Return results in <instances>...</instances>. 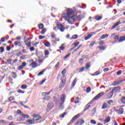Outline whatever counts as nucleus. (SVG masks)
<instances>
[{"label": "nucleus", "instance_id": "f257e3e1", "mask_svg": "<svg viewBox=\"0 0 125 125\" xmlns=\"http://www.w3.org/2000/svg\"><path fill=\"white\" fill-rule=\"evenodd\" d=\"M73 14H74V11L72 9H68L67 10V14L66 16L64 17L69 24H73L75 22V19L73 17Z\"/></svg>", "mask_w": 125, "mask_h": 125}, {"label": "nucleus", "instance_id": "f03ea898", "mask_svg": "<svg viewBox=\"0 0 125 125\" xmlns=\"http://www.w3.org/2000/svg\"><path fill=\"white\" fill-rule=\"evenodd\" d=\"M59 29L60 30L61 32H64L65 28H64V26L62 24H57V26L53 27V30L55 31H58Z\"/></svg>", "mask_w": 125, "mask_h": 125}, {"label": "nucleus", "instance_id": "7ed1b4c3", "mask_svg": "<svg viewBox=\"0 0 125 125\" xmlns=\"http://www.w3.org/2000/svg\"><path fill=\"white\" fill-rule=\"evenodd\" d=\"M66 100V95L62 94L61 96L60 100L59 102V104H63Z\"/></svg>", "mask_w": 125, "mask_h": 125}, {"label": "nucleus", "instance_id": "20e7f679", "mask_svg": "<svg viewBox=\"0 0 125 125\" xmlns=\"http://www.w3.org/2000/svg\"><path fill=\"white\" fill-rule=\"evenodd\" d=\"M62 83H60V87L61 88L64 86V84H65V83L66 82V77L65 76H63L61 79Z\"/></svg>", "mask_w": 125, "mask_h": 125}, {"label": "nucleus", "instance_id": "39448f33", "mask_svg": "<svg viewBox=\"0 0 125 125\" xmlns=\"http://www.w3.org/2000/svg\"><path fill=\"white\" fill-rule=\"evenodd\" d=\"M104 94H105V93H104V92H102L99 93L93 99V100H97V99H99V98H100V97H102V96H103Z\"/></svg>", "mask_w": 125, "mask_h": 125}, {"label": "nucleus", "instance_id": "423d86ee", "mask_svg": "<svg viewBox=\"0 0 125 125\" xmlns=\"http://www.w3.org/2000/svg\"><path fill=\"white\" fill-rule=\"evenodd\" d=\"M32 117H33V121H39V120H41V116L40 115H37L36 114H33Z\"/></svg>", "mask_w": 125, "mask_h": 125}, {"label": "nucleus", "instance_id": "0eeeda50", "mask_svg": "<svg viewBox=\"0 0 125 125\" xmlns=\"http://www.w3.org/2000/svg\"><path fill=\"white\" fill-rule=\"evenodd\" d=\"M121 90V87L117 86L113 88L112 90V92H118V91H120Z\"/></svg>", "mask_w": 125, "mask_h": 125}, {"label": "nucleus", "instance_id": "6e6552de", "mask_svg": "<svg viewBox=\"0 0 125 125\" xmlns=\"http://www.w3.org/2000/svg\"><path fill=\"white\" fill-rule=\"evenodd\" d=\"M123 23L121 22V21H119L118 22H116V23L114 24V25L112 27L111 29H114L115 28H117L119 25L122 24Z\"/></svg>", "mask_w": 125, "mask_h": 125}, {"label": "nucleus", "instance_id": "1a4fd4ad", "mask_svg": "<svg viewBox=\"0 0 125 125\" xmlns=\"http://www.w3.org/2000/svg\"><path fill=\"white\" fill-rule=\"evenodd\" d=\"M76 125H82L83 124H84V120L83 119H79L78 120L77 123H75Z\"/></svg>", "mask_w": 125, "mask_h": 125}, {"label": "nucleus", "instance_id": "9d476101", "mask_svg": "<svg viewBox=\"0 0 125 125\" xmlns=\"http://www.w3.org/2000/svg\"><path fill=\"white\" fill-rule=\"evenodd\" d=\"M113 95V92L111 91L109 93L106 95V99H110L112 98V97Z\"/></svg>", "mask_w": 125, "mask_h": 125}, {"label": "nucleus", "instance_id": "9b49d317", "mask_svg": "<svg viewBox=\"0 0 125 125\" xmlns=\"http://www.w3.org/2000/svg\"><path fill=\"white\" fill-rule=\"evenodd\" d=\"M30 66L31 67V68H36V67H38V65L35 62H32L30 64Z\"/></svg>", "mask_w": 125, "mask_h": 125}, {"label": "nucleus", "instance_id": "f8f14e48", "mask_svg": "<svg viewBox=\"0 0 125 125\" xmlns=\"http://www.w3.org/2000/svg\"><path fill=\"white\" fill-rule=\"evenodd\" d=\"M78 118H80V114H78L76 115H75L71 120L70 122L72 123L73 122H74V121H76L77 119H78Z\"/></svg>", "mask_w": 125, "mask_h": 125}, {"label": "nucleus", "instance_id": "ddd939ff", "mask_svg": "<svg viewBox=\"0 0 125 125\" xmlns=\"http://www.w3.org/2000/svg\"><path fill=\"white\" fill-rule=\"evenodd\" d=\"M47 108H48L49 110H51L52 108H53V103H49L47 104Z\"/></svg>", "mask_w": 125, "mask_h": 125}, {"label": "nucleus", "instance_id": "4468645a", "mask_svg": "<svg viewBox=\"0 0 125 125\" xmlns=\"http://www.w3.org/2000/svg\"><path fill=\"white\" fill-rule=\"evenodd\" d=\"M15 45H18V46H20V47H22V43L20 42L16 41L14 42Z\"/></svg>", "mask_w": 125, "mask_h": 125}, {"label": "nucleus", "instance_id": "2eb2a0df", "mask_svg": "<svg viewBox=\"0 0 125 125\" xmlns=\"http://www.w3.org/2000/svg\"><path fill=\"white\" fill-rule=\"evenodd\" d=\"M108 36L109 35L108 34H104L100 37V39L104 40V39L108 38Z\"/></svg>", "mask_w": 125, "mask_h": 125}, {"label": "nucleus", "instance_id": "dca6fc26", "mask_svg": "<svg viewBox=\"0 0 125 125\" xmlns=\"http://www.w3.org/2000/svg\"><path fill=\"white\" fill-rule=\"evenodd\" d=\"M106 108H108V104L106 103H104L102 106V109H106Z\"/></svg>", "mask_w": 125, "mask_h": 125}, {"label": "nucleus", "instance_id": "f3484780", "mask_svg": "<svg viewBox=\"0 0 125 125\" xmlns=\"http://www.w3.org/2000/svg\"><path fill=\"white\" fill-rule=\"evenodd\" d=\"M91 104V103L90 102L89 104H88L85 107V111H86V110H88V109H89V108H90V104Z\"/></svg>", "mask_w": 125, "mask_h": 125}, {"label": "nucleus", "instance_id": "a211bd4d", "mask_svg": "<svg viewBox=\"0 0 125 125\" xmlns=\"http://www.w3.org/2000/svg\"><path fill=\"white\" fill-rule=\"evenodd\" d=\"M92 35L91 34H88L87 36H86L84 38L85 41H87V40H89V38L92 37Z\"/></svg>", "mask_w": 125, "mask_h": 125}, {"label": "nucleus", "instance_id": "6ab92c4d", "mask_svg": "<svg viewBox=\"0 0 125 125\" xmlns=\"http://www.w3.org/2000/svg\"><path fill=\"white\" fill-rule=\"evenodd\" d=\"M43 55V54H42V52H39L37 54V56H38V58H41V57H42Z\"/></svg>", "mask_w": 125, "mask_h": 125}, {"label": "nucleus", "instance_id": "aec40b11", "mask_svg": "<svg viewBox=\"0 0 125 125\" xmlns=\"http://www.w3.org/2000/svg\"><path fill=\"white\" fill-rule=\"evenodd\" d=\"M89 67H90V62H88L86 63L85 68L86 70H88V68H89Z\"/></svg>", "mask_w": 125, "mask_h": 125}, {"label": "nucleus", "instance_id": "412c9836", "mask_svg": "<svg viewBox=\"0 0 125 125\" xmlns=\"http://www.w3.org/2000/svg\"><path fill=\"white\" fill-rule=\"evenodd\" d=\"M124 41H125V36L121 37L119 40V42H124Z\"/></svg>", "mask_w": 125, "mask_h": 125}, {"label": "nucleus", "instance_id": "4be33fe9", "mask_svg": "<svg viewBox=\"0 0 125 125\" xmlns=\"http://www.w3.org/2000/svg\"><path fill=\"white\" fill-rule=\"evenodd\" d=\"M44 45L47 47H50V43L48 42H45Z\"/></svg>", "mask_w": 125, "mask_h": 125}, {"label": "nucleus", "instance_id": "5701e85b", "mask_svg": "<svg viewBox=\"0 0 125 125\" xmlns=\"http://www.w3.org/2000/svg\"><path fill=\"white\" fill-rule=\"evenodd\" d=\"M17 113L18 115H20V116H23V114L20 109L18 110Z\"/></svg>", "mask_w": 125, "mask_h": 125}, {"label": "nucleus", "instance_id": "b1692460", "mask_svg": "<svg viewBox=\"0 0 125 125\" xmlns=\"http://www.w3.org/2000/svg\"><path fill=\"white\" fill-rule=\"evenodd\" d=\"M110 117H108L106 119L104 120V123L105 124H107V123H109L110 121Z\"/></svg>", "mask_w": 125, "mask_h": 125}, {"label": "nucleus", "instance_id": "393cba45", "mask_svg": "<svg viewBox=\"0 0 125 125\" xmlns=\"http://www.w3.org/2000/svg\"><path fill=\"white\" fill-rule=\"evenodd\" d=\"M17 120L18 122H22V121L23 122V121H25V119L21 118V117L17 118Z\"/></svg>", "mask_w": 125, "mask_h": 125}, {"label": "nucleus", "instance_id": "a878e982", "mask_svg": "<svg viewBox=\"0 0 125 125\" xmlns=\"http://www.w3.org/2000/svg\"><path fill=\"white\" fill-rule=\"evenodd\" d=\"M118 81L116 80L115 81H114L113 83H112V85H113L114 86H115V85H118Z\"/></svg>", "mask_w": 125, "mask_h": 125}, {"label": "nucleus", "instance_id": "bb28decb", "mask_svg": "<svg viewBox=\"0 0 125 125\" xmlns=\"http://www.w3.org/2000/svg\"><path fill=\"white\" fill-rule=\"evenodd\" d=\"M26 123H28L29 124H30V125H33V124H34V122L32 120H27Z\"/></svg>", "mask_w": 125, "mask_h": 125}, {"label": "nucleus", "instance_id": "cd10ccee", "mask_svg": "<svg viewBox=\"0 0 125 125\" xmlns=\"http://www.w3.org/2000/svg\"><path fill=\"white\" fill-rule=\"evenodd\" d=\"M90 123L92 124V125H96V121L94 120H91Z\"/></svg>", "mask_w": 125, "mask_h": 125}, {"label": "nucleus", "instance_id": "c85d7f7f", "mask_svg": "<svg viewBox=\"0 0 125 125\" xmlns=\"http://www.w3.org/2000/svg\"><path fill=\"white\" fill-rule=\"evenodd\" d=\"M0 123L1 124H4V125H6V124H8L7 122H6V121L3 120H0Z\"/></svg>", "mask_w": 125, "mask_h": 125}, {"label": "nucleus", "instance_id": "c756f323", "mask_svg": "<svg viewBox=\"0 0 125 125\" xmlns=\"http://www.w3.org/2000/svg\"><path fill=\"white\" fill-rule=\"evenodd\" d=\"M102 18V17H100V16H96L95 17V20H98L99 21V20H101V19Z\"/></svg>", "mask_w": 125, "mask_h": 125}, {"label": "nucleus", "instance_id": "7c9ffc66", "mask_svg": "<svg viewBox=\"0 0 125 125\" xmlns=\"http://www.w3.org/2000/svg\"><path fill=\"white\" fill-rule=\"evenodd\" d=\"M76 83H77V78H75L74 80V81L72 83V85L73 86H75L76 85Z\"/></svg>", "mask_w": 125, "mask_h": 125}, {"label": "nucleus", "instance_id": "2f4dec72", "mask_svg": "<svg viewBox=\"0 0 125 125\" xmlns=\"http://www.w3.org/2000/svg\"><path fill=\"white\" fill-rule=\"evenodd\" d=\"M22 117H23V118H25L26 119H28L29 118H30V116L27 115V114H22Z\"/></svg>", "mask_w": 125, "mask_h": 125}, {"label": "nucleus", "instance_id": "473e14b6", "mask_svg": "<svg viewBox=\"0 0 125 125\" xmlns=\"http://www.w3.org/2000/svg\"><path fill=\"white\" fill-rule=\"evenodd\" d=\"M43 73H44V71H42L40 72H39L38 74V76L40 77V76H42V75L43 74Z\"/></svg>", "mask_w": 125, "mask_h": 125}, {"label": "nucleus", "instance_id": "72a5a7b5", "mask_svg": "<svg viewBox=\"0 0 125 125\" xmlns=\"http://www.w3.org/2000/svg\"><path fill=\"white\" fill-rule=\"evenodd\" d=\"M121 102L123 104H125V97H122V98L121 99Z\"/></svg>", "mask_w": 125, "mask_h": 125}, {"label": "nucleus", "instance_id": "f704fd0d", "mask_svg": "<svg viewBox=\"0 0 125 125\" xmlns=\"http://www.w3.org/2000/svg\"><path fill=\"white\" fill-rule=\"evenodd\" d=\"M21 39H22V37H21V36H18L16 38L15 40L16 41H21Z\"/></svg>", "mask_w": 125, "mask_h": 125}, {"label": "nucleus", "instance_id": "c9c22d12", "mask_svg": "<svg viewBox=\"0 0 125 125\" xmlns=\"http://www.w3.org/2000/svg\"><path fill=\"white\" fill-rule=\"evenodd\" d=\"M49 99H50V96H46V97H45L44 98H43V100H49Z\"/></svg>", "mask_w": 125, "mask_h": 125}, {"label": "nucleus", "instance_id": "e433bc0d", "mask_svg": "<svg viewBox=\"0 0 125 125\" xmlns=\"http://www.w3.org/2000/svg\"><path fill=\"white\" fill-rule=\"evenodd\" d=\"M63 45H64V44H62V45L60 47L61 50H64V49H65V47Z\"/></svg>", "mask_w": 125, "mask_h": 125}, {"label": "nucleus", "instance_id": "4c0bfd02", "mask_svg": "<svg viewBox=\"0 0 125 125\" xmlns=\"http://www.w3.org/2000/svg\"><path fill=\"white\" fill-rule=\"evenodd\" d=\"M39 28L40 29H42L43 28V24L42 23H41L40 24H39Z\"/></svg>", "mask_w": 125, "mask_h": 125}, {"label": "nucleus", "instance_id": "58836bf2", "mask_svg": "<svg viewBox=\"0 0 125 125\" xmlns=\"http://www.w3.org/2000/svg\"><path fill=\"white\" fill-rule=\"evenodd\" d=\"M119 112H120V114H124V108H120L119 109Z\"/></svg>", "mask_w": 125, "mask_h": 125}, {"label": "nucleus", "instance_id": "ea45409f", "mask_svg": "<svg viewBox=\"0 0 125 125\" xmlns=\"http://www.w3.org/2000/svg\"><path fill=\"white\" fill-rule=\"evenodd\" d=\"M79 44H80V42H77L76 43H74V48L77 47Z\"/></svg>", "mask_w": 125, "mask_h": 125}, {"label": "nucleus", "instance_id": "a19ab883", "mask_svg": "<svg viewBox=\"0 0 125 125\" xmlns=\"http://www.w3.org/2000/svg\"><path fill=\"white\" fill-rule=\"evenodd\" d=\"M65 116H66V113H63L62 114H61L60 116V117L62 118H64V117H65Z\"/></svg>", "mask_w": 125, "mask_h": 125}, {"label": "nucleus", "instance_id": "79ce46f5", "mask_svg": "<svg viewBox=\"0 0 125 125\" xmlns=\"http://www.w3.org/2000/svg\"><path fill=\"white\" fill-rule=\"evenodd\" d=\"M83 71H84V67L80 68L79 70L80 73H82V72H83Z\"/></svg>", "mask_w": 125, "mask_h": 125}, {"label": "nucleus", "instance_id": "37998d69", "mask_svg": "<svg viewBox=\"0 0 125 125\" xmlns=\"http://www.w3.org/2000/svg\"><path fill=\"white\" fill-rule=\"evenodd\" d=\"M48 54H49V52L48 51V50H45L44 55L46 56V55H48Z\"/></svg>", "mask_w": 125, "mask_h": 125}, {"label": "nucleus", "instance_id": "c03bdc74", "mask_svg": "<svg viewBox=\"0 0 125 125\" xmlns=\"http://www.w3.org/2000/svg\"><path fill=\"white\" fill-rule=\"evenodd\" d=\"M124 81L123 80H117V83L118 84H120V83H122Z\"/></svg>", "mask_w": 125, "mask_h": 125}, {"label": "nucleus", "instance_id": "a18cd8bd", "mask_svg": "<svg viewBox=\"0 0 125 125\" xmlns=\"http://www.w3.org/2000/svg\"><path fill=\"white\" fill-rule=\"evenodd\" d=\"M66 69H64L62 72V75H65L66 74Z\"/></svg>", "mask_w": 125, "mask_h": 125}, {"label": "nucleus", "instance_id": "49530a36", "mask_svg": "<svg viewBox=\"0 0 125 125\" xmlns=\"http://www.w3.org/2000/svg\"><path fill=\"white\" fill-rule=\"evenodd\" d=\"M79 102H80V101H79V98L77 97L74 101V103L76 104L77 103H79Z\"/></svg>", "mask_w": 125, "mask_h": 125}, {"label": "nucleus", "instance_id": "de8ad7c7", "mask_svg": "<svg viewBox=\"0 0 125 125\" xmlns=\"http://www.w3.org/2000/svg\"><path fill=\"white\" fill-rule=\"evenodd\" d=\"M21 88H22V89H26V88H27V86L25 85H22Z\"/></svg>", "mask_w": 125, "mask_h": 125}, {"label": "nucleus", "instance_id": "09e8293b", "mask_svg": "<svg viewBox=\"0 0 125 125\" xmlns=\"http://www.w3.org/2000/svg\"><path fill=\"white\" fill-rule=\"evenodd\" d=\"M79 63L80 64H83V59H81L79 60Z\"/></svg>", "mask_w": 125, "mask_h": 125}, {"label": "nucleus", "instance_id": "8fccbe9b", "mask_svg": "<svg viewBox=\"0 0 125 125\" xmlns=\"http://www.w3.org/2000/svg\"><path fill=\"white\" fill-rule=\"evenodd\" d=\"M72 39H74V40H76V39H78V35H74L72 36Z\"/></svg>", "mask_w": 125, "mask_h": 125}, {"label": "nucleus", "instance_id": "3c124183", "mask_svg": "<svg viewBox=\"0 0 125 125\" xmlns=\"http://www.w3.org/2000/svg\"><path fill=\"white\" fill-rule=\"evenodd\" d=\"M98 75H100V72L97 71L94 74V76H98Z\"/></svg>", "mask_w": 125, "mask_h": 125}, {"label": "nucleus", "instance_id": "603ef678", "mask_svg": "<svg viewBox=\"0 0 125 125\" xmlns=\"http://www.w3.org/2000/svg\"><path fill=\"white\" fill-rule=\"evenodd\" d=\"M13 100H14V97H10L9 98V101H13Z\"/></svg>", "mask_w": 125, "mask_h": 125}, {"label": "nucleus", "instance_id": "864d4df0", "mask_svg": "<svg viewBox=\"0 0 125 125\" xmlns=\"http://www.w3.org/2000/svg\"><path fill=\"white\" fill-rule=\"evenodd\" d=\"M95 44V42H91V43L90 44V46L92 47Z\"/></svg>", "mask_w": 125, "mask_h": 125}, {"label": "nucleus", "instance_id": "5fc2aeb1", "mask_svg": "<svg viewBox=\"0 0 125 125\" xmlns=\"http://www.w3.org/2000/svg\"><path fill=\"white\" fill-rule=\"evenodd\" d=\"M90 90H91V88H90V87H88V88H87V92H90Z\"/></svg>", "mask_w": 125, "mask_h": 125}, {"label": "nucleus", "instance_id": "6e6d98bb", "mask_svg": "<svg viewBox=\"0 0 125 125\" xmlns=\"http://www.w3.org/2000/svg\"><path fill=\"white\" fill-rule=\"evenodd\" d=\"M104 49H105V48H104V46H101L100 47V50H104Z\"/></svg>", "mask_w": 125, "mask_h": 125}, {"label": "nucleus", "instance_id": "4d7b16f0", "mask_svg": "<svg viewBox=\"0 0 125 125\" xmlns=\"http://www.w3.org/2000/svg\"><path fill=\"white\" fill-rule=\"evenodd\" d=\"M70 55H71V54H67L66 56L64 57L63 59H67V58H68V57H69V56H70Z\"/></svg>", "mask_w": 125, "mask_h": 125}, {"label": "nucleus", "instance_id": "13d9d810", "mask_svg": "<svg viewBox=\"0 0 125 125\" xmlns=\"http://www.w3.org/2000/svg\"><path fill=\"white\" fill-rule=\"evenodd\" d=\"M121 74H122V71L121 70H119L117 72V75H118V76H119V75H121Z\"/></svg>", "mask_w": 125, "mask_h": 125}, {"label": "nucleus", "instance_id": "bf43d9fd", "mask_svg": "<svg viewBox=\"0 0 125 125\" xmlns=\"http://www.w3.org/2000/svg\"><path fill=\"white\" fill-rule=\"evenodd\" d=\"M46 31V30L45 29H43L42 31L41 34H42V35H43V34H44V33H45Z\"/></svg>", "mask_w": 125, "mask_h": 125}, {"label": "nucleus", "instance_id": "052dcab7", "mask_svg": "<svg viewBox=\"0 0 125 125\" xmlns=\"http://www.w3.org/2000/svg\"><path fill=\"white\" fill-rule=\"evenodd\" d=\"M39 39H40V40H43V39H44V36L40 35L39 36Z\"/></svg>", "mask_w": 125, "mask_h": 125}, {"label": "nucleus", "instance_id": "680f3d73", "mask_svg": "<svg viewBox=\"0 0 125 125\" xmlns=\"http://www.w3.org/2000/svg\"><path fill=\"white\" fill-rule=\"evenodd\" d=\"M23 68H24V67L22 65H20L19 66V70H22V69H23Z\"/></svg>", "mask_w": 125, "mask_h": 125}, {"label": "nucleus", "instance_id": "e2e57ef3", "mask_svg": "<svg viewBox=\"0 0 125 125\" xmlns=\"http://www.w3.org/2000/svg\"><path fill=\"white\" fill-rule=\"evenodd\" d=\"M54 101L55 103H59L58 101H57V99L55 97H54Z\"/></svg>", "mask_w": 125, "mask_h": 125}, {"label": "nucleus", "instance_id": "0e129e2a", "mask_svg": "<svg viewBox=\"0 0 125 125\" xmlns=\"http://www.w3.org/2000/svg\"><path fill=\"white\" fill-rule=\"evenodd\" d=\"M26 45H27V46H31V42H27V43H26Z\"/></svg>", "mask_w": 125, "mask_h": 125}, {"label": "nucleus", "instance_id": "69168bd1", "mask_svg": "<svg viewBox=\"0 0 125 125\" xmlns=\"http://www.w3.org/2000/svg\"><path fill=\"white\" fill-rule=\"evenodd\" d=\"M111 103H113V101L112 100H110L107 101V104H110Z\"/></svg>", "mask_w": 125, "mask_h": 125}, {"label": "nucleus", "instance_id": "338daca9", "mask_svg": "<svg viewBox=\"0 0 125 125\" xmlns=\"http://www.w3.org/2000/svg\"><path fill=\"white\" fill-rule=\"evenodd\" d=\"M51 38H54L55 37V34H54V33H52L51 34Z\"/></svg>", "mask_w": 125, "mask_h": 125}, {"label": "nucleus", "instance_id": "774afa93", "mask_svg": "<svg viewBox=\"0 0 125 125\" xmlns=\"http://www.w3.org/2000/svg\"><path fill=\"white\" fill-rule=\"evenodd\" d=\"M42 96H46V92H43L42 93Z\"/></svg>", "mask_w": 125, "mask_h": 125}]
</instances>
